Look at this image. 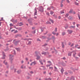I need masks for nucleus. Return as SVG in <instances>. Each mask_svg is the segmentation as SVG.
Returning <instances> with one entry per match:
<instances>
[{
	"label": "nucleus",
	"mask_w": 80,
	"mask_h": 80,
	"mask_svg": "<svg viewBox=\"0 0 80 80\" xmlns=\"http://www.w3.org/2000/svg\"><path fill=\"white\" fill-rule=\"evenodd\" d=\"M39 11L41 12H43V7L42 6H40L39 7Z\"/></svg>",
	"instance_id": "f257e3e1"
},
{
	"label": "nucleus",
	"mask_w": 80,
	"mask_h": 80,
	"mask_svg": "<svg viewBox=\"0 0 80 80\" xmlns=\"http://www.w3.org/2000/svg\"><path fill=\"white\" fill-rule=\"evenodd\" d=\"M13 55H9V60L11 61H12V60H13Z\"/></svg>",
	"instance_id": "f03ea898"
},
{
	"label": "nucleus",
	"mask_w": 80,
	"mask_h": 80,
	"mask_svg": "<svg viewBox=\"0 0 80 80\" xmlns=\"http://www.w3.org/2000/svg\"><path fill=\"white\" fill-rule=\"evenodd\" d=\"M48 63H49V64H48L46 65V67H50V65H52V62L50 61H48Z\"/></svg>",
	"instance_id": "7ed1b4c3"
},
{
	"label": "nucleus",
	"mask_w": 80,
	"mask_h": 80,
	"mask_svg": "<svg viewBox=\"0 0 80 80\" xmlns=\"http://www.w3.org/2000/svg\"><path fill=\"white\" fill-rule=\"evenodd\" d=\"M73 52V57H76V54H77V53H76V51H74L72 52Z\"/></svg>",
	"instance_id": "20e7f679"
},
{
	"label": "nucleus",
	"mask_w": 80,
	"mask_h": 80,
	"mask_svg": "<svg viewBox=\"0 0 80 80\" xmlns=\"http://www.w3.org/2000/svg\"><path fill=\"white\" fill-rule=\"evenodd\" d=\"M52 40H53V43H55V40L56 39L55 38V36H52Z\"/></svg>",
	"instance_id": "39448f33"
},
{
	"label": "nucleus",
	"mask_w": 80,
	"mask_h": 80,
	"mask_svg": "<svg viewBox=\"0 0 80 80\" xmlns=\"http://www.w3.org/2000/svg\"><path fill=\"white\" fill-rule=\"evenodd\" d=\"M68 32L69 34H70V33H72L73 32V31L70 30H68Z\"/></svg>",
	"instance_id": "423d86ee"
},
{
	"label": "nucleus",
	"mask_w": 80,
	"mask_h": 80,
	"mask_svg": "<svg viewBox=\"0 0 80 80\" xmlns=\"http://www.w3.org/2000/svg\"><path fill=\"white\" fill-rule=\"evenodd\" d=\"M37 9H34V16L37 15Z\"/></svg>",
	"instance_id": "0eeeda50"
},
{
	"label": "nucleus",
	"mask_w": 80,
	"mask_h": 80,
	"mask_svg": "<svg viewBox=\"0 0 80 80\" xmlns=\"http://www.w3.org/2000/svg\"><path fill=\"white\" fill-rule=\"evenodd\" d=\"M75 26H71L69 27V28H75Z\"/></svg>",
	"instance_id": "6e6552de"
},
{
	"label": "nucleus",
	"mask_w": 80,
	"mask_h": 80,
	"mask_svg": "<svg viewBox=\"0 0 80 80\" xmlns=\"http://www.w3.org/2000/svg\"><path fill=\"white\" fill-rule=\"evenodd\" d=\"M2 55L3 57H4V58H2V59H4V58H5V53L3 52H2Z\"/></svg>",
	"instance_id": "1a4fd4ad"
},
{
	"label": "nucleus",
	"mask_w": 80,
	"mask_h": 80,
	"mask_svg": "<svg viewBox=\"0 0 80 80\" xmlns=\"http://www.w3.org/2000/svg\"><path fill=\"white\" fill-rule=\"evenodd\" d=\"M32 64H33V65H36L37 64V62H36V61H34L33 62H32Z\"/></svg>",
	"instance_id": "9d476101"
},
{
	"label": "nucleus",
	"mask_w": 80,
	"mask_h": 80,
	"mask_svg": "<svg viewBox=\"0 0 80 80\" xmlns=\"http://www.w3.org/2000/svg\"><path fill=\"white\" fill-rule=\"evenodd\" d=\"M49 21L50 22H51L52 23H54V22L53 21V20H52L51 19H49Z\"/></svg>",
	"instance_id": "9b49d317"
},
{
	"label": "nucleus",
	"mask_w": 80,
	"mask_h": 80,
	"mask_svg": "<svg viewBox=\"0 0 80 80\" xmlns=\"http://www.w3.org/2000/svg\"><path fill=\"white\" fill-rule=\"evenodd\" d=\"M36 57H37L36 58L37 60H38V59H40V57L39 56H36Z\"/></svg>",
	"instance_id": "f8f14e48"
},
{
	"label": "nucleus",
	"mask_w": 80,
	"mask_h": 80,
	"mask_svg": "<svg viewBox=\"0 0 80 80\" xmlns=\"http://www.w3.org/2000/svg\"><path fill=\"white\" fill-rule=\"evenodd\" d=\"M72 52H70L69 53H68V56H71V55H72Z\"/></svg>",
	"instance_id": "ddd939ff"
},
{
	"label": "nucleus",
	"mask_w": 80,
	"mask_h": 80,
	"mask_svg": "<svg viewBox=\"0 0 80 80\" xmlns=\"http://www.w3.org/2000/svg\"><path fill=\"white\" fill-rule=\"evenodd\" d=\"M74 58H75L76 60H78V59L79 58L78 57H76V56L75 57H74Z\"/></svg>",
	"instance_id": "4468645a"
},
{
	"label": "nucleus",
	"mask_w": 80,
	"mask_h": 80,
	"mask_svg": "<svg viewBox=\"0 0 80 80\" xmlns=\"http://www.w3.org/2000/svg\"><path fill=\"white\" fill-rule=\"evenodd\" d=\"M19 26H22V25H23V23L22 22H20L19 23Z\"/></svg>",
	"instance_id": "2eb2a0df"
},
{
	"label": "nucleus",
	"mask_w": 80,
	"mask_h": 80,
	"mask_svg": "<svg viewBox=\"0 0 80 80\" xmlns=\"http://www.w3.org/2000/svg\"><path fill=\"white\" fill-rule=\"evenodd\" d=\"M17 73L18 74H19L20 73H21V70H18L17 71Z\"/></svg>",
	"instance_id": "dca6fc26"
},
{
	"label": "nucleus",
	"mask_w": 80,
	"mask_h": 80,
	"mask_svg": "<svg viewBox=\"0 0 80 80\" xmlns=\"http://www.w3.org/2000/svg\"><path fill=\"white\" fill-rule=\"evenodd\" d=\"M12 53H13V54L15 55V51L14 50H13L12 52Z\"/></svg>",
	"instance_id": "f3484780"
},
{
	"label": "nucleus",
	"mask_w": 80,
	"mask_h": 80,
	"mask_svg": "<svg viewBox=\"0 0 80 80\" xmlns=\"http://www.w3.org/2000/svg\"><path fill=\"white\" fill-rule=\"evenodd\" d=\"M39 62L41 63V65H43V62H42V60H39Z\"/></svg>",
	"instance_id": "a211bd4d"
},
{
	"label": "nucleus",
	"mask_w": 80,
	"mask_h": 80,
	"mask_svg": "<svg viewBox=\"0 0 80 80\" xmlns=\"http://www.w3.org/2000/svg\"><path fill=\"white\" fill-rule=\"evenodd\" d=\"M72 12H73V10L71 9L70 10L69 13H72Z\"/></svg>",
	"instance_id": "6ab92c4d"
},
{
	"label": "nucleus",
	"mask_w": 80,
	"mask_h": 80,
	"mask_svg": "<svg viewBox=\"0 0 80 80\" xmlns=\"http://www.w3.org/2000/svg\"><path fill=\"white\" fill-rule=\"evenodd\" d=\"M42 55H46L47 54V52H42Z\"/></svg>",
	"instance_id": "aec40b11"
},
{
	"label": "nucleus",
	"mask_w": 80,
	"mask_h": 80,
	"mask_svg": "<svg viewBox=\"0 0 80 80\" xmlns=\"http://www.w3.org/2000/svg\"><path fill=\"white\" fill-rule=\"evenodd\" d=\"M47 37L46 36H43L42 37V39H45Z\"/></svg>",
	"instance_id": "412c9836"
},
{
	"label": "nucleus",
	"mask_w": 80,
	"mask_h": 80,
	"mask_svg": "<svg viewBox=\"0 0 80 80\" xmlns=\"http://www.w3.org/2000/svg\"><path fill=\"white\" fill-rule=\"evenodd\" d=\"M26 68L25 66H24V68ZM21 68H23V65H22L21 66Z\"/></svg>",
	"instance_id": "4be33fe9"
},
{
	"label": "nucleus",
	"mask_w": 80,
	"mask_h": 80,
	"mask_svg": "<svg viewBox=\"0 0 80 80\" xmlns=\"http://www.w3.org/2000/svg\"><path fill=\"white\" fill-rule=\"evenodd\" d=\"M62 35L63 36L64 35H65V32H62Z\"/></svg>",
	"instance_id": "5701e85b"
},
{
	"label": "nucleus",
	"mask_w": 80,
	"mask_h": 80,
	"mask_svg": "<svg viewBox=\"0 0 80 80\" xmlns=\"http://www.w3.org/2000/svg\"><path fill=\"white\" fill-rule=\"evenodd\" d=\"M31 43H32L31 41H28V45H31Z\"/></svg>",
	"instance_id": "b1692460"
},
{
	"label": "nucleus",
	"mask_w": 80,
	"mask_h": 80,
	"mask_svg": "<svg viewBox=\"0 0 80 80\" xmlns=\"http://www.w3.org/2000/svg\"><path fill=\"white\" fill-rule=\"evenodd\" d=\"M63 71H64L63 70V68H62V69L61 70V72L62 73L63 72Z\"/></svg>",
	"instance_id": "393cba45"
},
{
	"label": "nucleus",
	"mask_w": 80,
	"mask_h": 80,
	"mask_svg": "<svg viewBox=\"0 0 80 80\" xmlns=\"http://www.w3.org/2000/svg\"><path fill=\"white\" fill-rule=\"evenodd\" d=\"M60 13L61 14H62V13H64V11L63 10H62L61 11Z\"/></svg>",
	"instance_id": "a878e982"
},
{
	"label": "nucleus",
	"mask_w": 80,
	"mask_h": 80,
	"mask_svg": "<svg viewBox=\"0 0 80 80\" xmlns=\"http://www.w3.org/2000/svg\"><path fill=\"white\" fill-rule=\"evenodd\" d=\"M68 18V19H69L70 20H71L72 18L71 16H69V17Z\"/></svg>",
	"instance_id": "bb28decb"
},
{
	"label": "nucleus",
	"mask_w": 80,
	"mask_h": 80,
	"mask_svg": "<svg viewBox=\"0 0 80 80\" xmlns=\"http://www.w3.org/2000/svg\"><path fill=\"white\" fill-rule=\"evenodd\" d=\"M75 4L76 5H78V3L77 2H75Z\"/></svg>",
	"instance_id": "cd10ccee"
},
{
	"label": "nucleus",
	"mask_w": 80,
	"mask_h": 80,
	"mask_svg": "<svg viewBox=\"0 0 80 80\" xmlns=\"http://www.w3.org/2000/svg\"><path fill=\"white\" fill-rule=\"evenodd\" d=\"M54 32H57V28H55Z\"/></svg>",
	"instance_id": "c85d7f7f"
},
{
	"label": "nucleus",
	"mask_w": 80,
	"mask_h": 80,
	"mask_svg": "<svg viewBox=\"0 0 80 80\" xmlns=\"http://www.w3.org/2000/svg\"><path fill=\"white\" fill-rule=\"evenodd\" d=\"M52 34H53V35H56V33L54 32H52Z\"/></svg>",
	"instance_id": "c756f323"
},
{
	"label": "nucleus",
	"mask_w": 80,
	"mask_h": 80,
	"mask_svg": "<svg viewBox=\"0 0 80 80\" xmlns=\"http://www.w3.org/2000/svg\"><path fill=\"white\" fill-rule=\"evenodd\" d=\"M69 15L68 14H67L66 15H65V17H68V16Z\"/></svg>",
	"instance_id": "7c9ffc66"
},
{
	"label": "nucleus",
	"mask_w": 80,
	"mask_h": 80,
	"mask_svg": "<svg viewBox=\"0 0 80 80\" xmlns=\"http://www.w3.org/2000/svg\"><path fill=\"white\" fill-rule=\"evenodd\" d=\"M51 24V23L49 22L48 21V22H46V24Z\"/></svg>",
	"instance_id": "2f4dec72"
},
{
	"label": "nucleus",
	"mask_w": 80,
	"mask_h": 80,
	"mask_svg": "<svg viewBox=\"0 0 80 80\" xmlns=\"http://www.w3.org/2000/svg\"><path fill=\"white\" fill-rule=\"evenodd\" d=\"M32 33H34V34L35 33V31H33L32 32Z\"/></svg>",
	"instance_id": "473e14b6"
},
{
	"label": "nucleus",
	"mask_w": 80,
	"mask_h": 80,
	"mask_svg": "<svg viewBox=\"0 0 80 80\" xmlns=\"http://www.w3.org/2000/svg\"><path fill=\"white\" fill-rule=\"evenodd\" d=\"M53 12H52V11L50 12V14H51V15H52L53 14Z\"/></svg>",
	"instance_id": "72a5a7b5"
},
{
	"label": "nucleus",
	"mask_w": 80,
	"mask_h": 80,
	"mask_svg": "<svg viewBox=\"0 0 80 80\" xmlns=\"http://www.w3.org/2000/svg\"><path fill=\"white\" fill-rule=\"evenodd\" d=\"M5 61H4L3 62V63H5V65H7V62H6L5 63Z\"/></svg>",
	"instance_id": "f704fd0d"
},
{
	"label": "nucleus",
	"mask_w": 80,
	"mask_h": 80,
	"mask_svg": "<svg viewBox=\"0 0 80 80\" xmlns=\"http://www.w3.org/2000/svg\"><path fill=\"white\" fill-rule=\"evenodd\" d=\"M53 68V67H49V69H51V70H52Z\"/></svg>",
	"instance_id": "c9c22d12"
},
{
	"label": "nucleus",
	"mask_w": 80,
	"mask_h": 80,
	"mask_svg": "<svg viewBox=\"0 0 80 80\" xmlns=\"http://www.w3.org/2000/svg\"><path fill=\"white\" fill-rule=\"evenodd\" d=\"M37 40L38 41H39V42H40V41H41V40H40V39H39V38L37 39Z\"/></svg>",
	"instance_id": "e433bc0d"
},
{
	"label": "nucleus",
	"mask_w": 80,
	"mask_h": 80,
	"mask_svg": "<svg viewBox=\"0 0 80 80\" xmlns=\"http://www.w3.org/2000/svg\"><path fill=\"white\" fill-rule=\"evenodd\" d=\"M78 57H80V53H78Z\"/></svg>",
	"instance_id": "4c0bfd02"
},
{
	"label": "nucleus",
	"mask_w": 80,
	"mask_h": 80,
	"mask_svg": "<svg viewBox=\"0 0 80 80\" xmlns=\"http://www.w3.org/2000/svg\"><path fill=\"white\" fill-rule=\"evenodd\" d=\"M35 28L34 27H32V30H34L35 29Z\"/></svg>",
	"instance_id": "58836bf2"
},
{
	"label": "nucleus",
	"mask_w": 80,
	"mask_h": 80,
	"mask_svg": "<svg viewBox=\"0 0 80 80\" xmlns=\"http://www.w3.org/2000/svg\"><path fill=\"white\" fill-rule=\"evenodd\" d=\"M10 27H12V26H13V24H12V23H10Z\"/></svg>",
	"instance_id": "ea45409f"
},
{
	"label": "nucleus",
	"mask_w": 80,
	"mask_h": 80,
	"mask_svg": "<svg viewBox=\"0 0 80 80\" xmlns=\"http://www.w3.org/2000/svg\"><path fill=\"white\" fill-rule=\"evenodd\" d=\"M74 45V44H72L71 45V47H72Z\"/></svg>",
	"instance_id": "a19ab883"
},
{
	"label": "nucleus",
	"mask_w": 80,
	"mask_h": 80,
	"mask_svg": "<svg viewBox=\"0 0 80 80\" xmlns=\"http://www.w3.org/2000/svg\"><path fill=\"white\" fill-rule=\"evenodd\" d=\"M65 75H67V74H68V73H67V72H65Z\"/></svg>",
	"instance_id": "79ce46f5"
},
{
	"label": "nucleus",
	"mask_w": 80,
	"mask_h": 80,
	"mask_svg": "<svg viewBox=\"0 0 80 80\" xmlns=\"http://www.w3.org/2000/svg\"><path fill=\"white\" fill-rule=\"evenodd\" d=\"M78 45H75V48L77 47H78Z\"/></svg>",
	"instance_id": "37998d69"
},
{
	"label": "nucleus",
	"mask_w": 80,
	"mask_h": 80,
	"mask_svg": "<svg viewBox=\"0 0 80 80\" xmlns=\"http://www.w3.org/2000/svg\"><path fill=\"white\" fill-rule=\"evenodd\" d=\"M16 70H17V69H14V72H16Z\"/></svg>",
	"instance_id": "c03bdc74"
},
{
	"label": "nucleus",
	"mask_w": 80,
	"mask_h": 80,
	"mask_svg": "<svg viewBox=\"0 0 80 80\" xmlns=\"http://www.w3.org/2000/svg\"><path fill=\"white\" fill-rule=\"evenodd\" d=\"M68 26L65 27V28H66V29L68 28Z\"/></svg>",
	"instance_id": "a18cd8bd"
},
{
	"label": "nucleus",
	"mask_w": 80,
	"mask_h": 80,
	"mask_svg": "<svg viewBox=\"0 0 80 80\" xmlns=\"http://www.w3.org/2000/svg\"><path fill=\"white\" fill-rule=\"evenodd\" d=\"M54 68L55 69V70H57V68L55 66H54Z\"/></svg>",
	"instance_id": "49530a36"
},
{
	"label": "nucleus",
	"mask_w": 80,
	"mask_h": 80,
	"mask_svg": "<svg viewBox=\"0 0 80 80\" xmlns=\"http://www.w3.org/2000/svg\"><path fill=\"white\" fill-rule=\"evenodd\" d=\"M64 45L63 44V43H62V48H64Z\"/></svg>",
	"instance_id": "de8ad7c7"
},
{
	"label": "nucleus",
	"mask_w": 80,
	"mask_h": 80,
	"mask_svg": "<svg viewBox=\"0 0 80 80\" xmlns=\"http://www.w3.org/2000/svg\"><path fill=\"white\" fill-rule=\"evenodd\" d=\"M3 18H1V19L0 20V21H2V20H3Z\"/></svg>",
	"instance_id": "09e8293b"
},
{
	"label": "nucleus",
	"mask_w": 80,
	"mask_h": 80,
	"mask_svg": "<svg viewBox=\"0 0 80 80\" xmlns=\"http://www.w3.org/2000/svg\"><path fill=\"white\" fill-rule=\"evenodd\" d=\"M73 25H75V22H74L73 23Z\"/></svg>",
	"instance_id": "8fccbe9b"
},
{
	"label": "nucleus",
	"mask_w": 80,
	"mask_h": 80,
	"mask_svg": "<svg viewBox=\"0 0 80 80\" xmlns=\"http://www.w3.org/2000/svg\"><path fill=\"white\" fill-rule=\"evenodd\" d=\"M32 65H33V63H32V62L30 64V65L31 66H32Z\"/></svg>",
	"instance_id": "3c124183"
},
{
	"label": "nucleus",
	"mask_w": 80,
	"mask_h": 80,
	"mask_svg": "<svg viewBox=\"0 0 80 80\" xmlns=\"http://www.w3.org/2000/svg\"><path fill=\"white\" fill-rule=\"evenodd\" d=\"M67 1L68 3H70V1H69V0H67Z\"/></svg>",
	"instance_id": "603ef678"
},
{
	"label": "nucleus",
	"mask_w": 80,
	"mask_h": 80,
	"mask_svg": "<svg viewBox=\"0 0 80 80\" xmlns=\"http://www.w3.org/2000/svg\"><path fill=\"white\" fill-rule=\"evenodd\" d=\"M71 45V42H69L68 43V45Z\"/></svg>",
	"instance_id": "864d4df0"
},
{
	"label": "nucleus",
	"mask_w": 80,
	"mask_h": 80,
	"mask_svg": "<svg viewBox=\"0 0 80 80\" xmlns=\"http://www.w3.org/2000/svg\"><path fill=\"white\" fill-rule=\"evenodd\" d=\"M59 34V33H57L56 34V36H58V34Z\"/></svg>",
	"instance_id": "5fc2aeb1"
},
{
	"label": "nucleus",
	"mask_w": 80,
	"mask_h": 80,
	"mask_svg": "<svg viewBox=\"0 0 80 80\" xmlns=\"http://www.w3.org/2000/svg\"><path fill=\"white\" fill-rule=\"evenodd\" d=\"M25 60H26L27 61H28V58H26Z\"/></svg>",
	"instance_id": "6e6d98bb"
},
{
	"label": "nucleus",
	"mask_w": 80,
	"mask_h": 80,
	"mask_svg": "<svg viewBox=\"0 0 80 80\" xmlns=\"http://www.w3.org/2000/svg\"><path fill=\"white\" fill-rule=\"evenodd\" d=\"M4 50L5 52H6V51H7V50H8V49H5Z\"/></svg>",
	"instance_id": "4d7b16f0"
},
{
	"label": "nucleus",
	"mask_w": 80,
	"mask_h": 80,
	"mask_svg": "<svg viewBox=\"0 0 80 80\" xmlns=\"http://www.w3.org/2000/svg\"><path fill=\"white\" fill-rule=\"evenodd\" d=\"M52 35V34H50L48 35V36H51Z\"/></svg>",
	"instance_id": "13d9d810"
},
{
	"label": "nucleus",
	"mask_w": 80,
	"mask_h": 80,
	"mask_svg": "<svg viewBox=\"0 0 80 80\" xmlns=\"http://www.w3.org/2000/svg\"><path fill=\"white\" fill-rule=\"evenodd\" d=\"M58 18L59 19H60V18H61V17L59 16Z\"/></svg>",
	"instance_id": "bf43d9fd"
},
{
	"label": "nucleus",
	"mask_w": 80,
	"mask_h": 80,
	"mask_svg": "<svg viewBox=\"0 0 80 80\" xmlns=\"http://www.w3.org/2000/svg\"><path fill=\"white\" fill-rule=\"evenodd\" d=\"M63 60H65V59H66V58H65V57H64L63 58Z\"/></svg>",
	"instance_id": "052dcab7"
},
{
	"label": "nucleus",
	"mask_w": 80,
	"mask_h": 80,
	"mask_svg": "<svg viewBox=\"0 0 80 80\" xmlns=\"http://www.w3.org/2000/svg\"><path fill=\"white\" fill-rule=\"evenodd\" d=\"M18 31H15L14 32V33H17Z\"/></svg>",
	"instance_id": "680f3d73"
},
{
	"label": "nucleus",
	"mask_w": 80,
	"mask_h": 80,
	"mask_svg": "<svg viewBox=\"0 0 80 80\" xmlns=\"http://www.w3.org/2000/svg\"><path fill=\"white\" fill-rule=\"evenodd\" d=\"M63 4H61V7H63Z\"/></svg>",
	"instance_id": "e2e57ef3"
},
{
	"label": "nucleus",
	"mask_w": 80,
	"mask_h": 80,
	"mask_svg": "<svg viewBox=\"0 0 80 80\" xmlns=\"http://www.w3.org/2000/svg\"><path fill=\"white\" fill-rule=\"evenodd\" d=\"M24 62H23V61H21V63H23Z\"/></svg>",
	"instance_id": "0e129e2a"
},
{
	"label": "nucleus",
	"mask_w": 80,
	"mask_h": 80,
	"mask_svg": "<svg viewBox=\"0 0 80 80\" xmlns=\"http://www.w3.org/2000/svg\"><path fill=\"white\" fill-rule=\"evenodd\" d=\"M77 27H78V26H79V24H77Z\"/></svg>",
	"instance_id": "69168bd1"
},
{
	"label": "nucleus",
	"mask_w": 80,
	"mask_h": 80,
	"mask_svg": "<svg viewBox=\"0 0 80 80\" xmlns=\"http://www.w3.org/2000/svg\"><path fill=\"white\" fill-rule=\"evenodd\" d=\"M24 40H27V39H26V38L24 39Z\"/></svg>",
	"instance_id": "338daca9"
},
{
	"label": "nucleus",
	"mask_w": 80,
	"mask_h": 80,
	"mask_svg": "<svg viewBox=\"0 0 80 80\" xmlns=\"http://www.w3.org/2000/svg\"><path fill=\"white\" fill-rule=\"evenodd\" d=\"M30 73H33V72H32V71H31L30 72Z\"/></svg>",
	"instance_id": "774afa93"
}]
</instances>
